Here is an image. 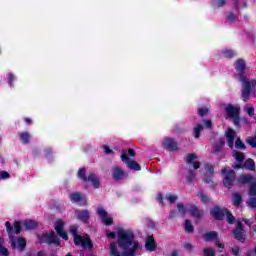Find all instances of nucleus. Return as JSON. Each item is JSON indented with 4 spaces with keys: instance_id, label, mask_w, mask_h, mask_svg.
<instances>
[{
    "instance_id": "obj_1",
    "label": "nucleus",
    "mask_w": 256,
    "mask_h": 256,
    "mask_svg": "<svg viewBox=\"0 0 256 256\" xmlns=\"http://www.w3.org/2000/svg\"><path fill=\"white\" fill-rule=\"evenodd\" d=\"M139 251V241L135 240V232L120 228L117 231V241L110 243L111 256H135Z\"/></svg>"
},
{
    "instance_id": "obj_2",
    "label": "nucleus",
    "mask_w": 256,
    "mask_h": 256,
    "mask_svg": "<svg viewBox=\"0 0 256 256\" xmlns=\"http://www.w3.org/2000/svg\"><path fill=\"white\" fill-rule=\"evenodd\" d=\"M234 68L236 73H238L239 81L243 83L242 86V99L243 101H247L251 95V91L255 88L256 80H248L247 76H245V70L247 69V63L243 58H239L234 63Z\"/></svg>"
},
{
    "instance_id": "obj_3",
    "label": "nucleus",
    "mask_w": 256,
    "mask_h": 256,
    "mask_svg": "<svg viewBox=\"0 0 256 256\" xmlns=\"http://www.w3.org/2000/svg\"><path fill=\"white\" fill-rule=\"evenodd\" d=\"M137 153L135 152V149L129 148L128 151L127 149H123L121 152L120 159L123 161V163L126 164V167L130 171H141V165L137 163L135 160H131L129 157H135Z\"/></svg>"
},
{
    "instance_id": "obj_4",
    "label": "nucleus",
    "mask_w": 256,
    "mask_h": 256,
    "mask_svg": "<svg viewBox=\"0 0 256 256\" xmlns=\"http://www.w3.org/2000/svg\"><path fill=\"white\" fill-rule=\"evenodd\" d=\"M6 231L9 235L10 243L12 249H18L20 253H23L27 247V240L24 237L18 238V240H15V236L13 235V226L11 225V222L6 221L5 222Z\"/></svg>"
},
{
    "instance_id": "obj_5",
    "label": "nucleus",
    "mask_w": 256,
    "mask_h": 256,
    "mask_svg": "<svg viewBox=\"0 0 256 256\" xmlns=\"http://www.w3.org/2000/svg\"><path fill=\"white\" fill-rule=\"evenodd\" d=\"M77 177L83 181V183H92L94 189H99L101 187V180L97 177L95 172H91L89 176H87L86 168H79Z\"/></svg>"
},
{
    "instance_id": "obj_6",
    "label": "nucleus",
    "mask_w": 256,
    "mask_h": 256,
    "mask_svg": "<svg viewBox=\"0 0 256 256\" xmlns=\"http://www.w3.org/2000/svg\"><path fill=\"white\" fill-rule=\"evenodd\" d=\"M225 112L229 119H232L234 127H241V108L228 104L225 107Z\"/></svg>"
},
{
    "instance_id": "obj_7",
    "label": "nucleus",
    "mask_w": 256,
    "mask_h": 256,
    "mask_svg": "<svg viewBox=\"0 0 256 256\" xmlns=\"http://www.w3.org/2000/svg\"><path fill=\"white\" fill-rule=\"evenodd\" d=\"M221 173L223 174V185L227 189H233V183H235V179L237 174L235 170H227V168H223Z\"/></svg>"
},
{
    "instance_id": "obj_8",
    "label": "nucleus",
    "mask_w": 256,
    "mask_h": 256,
    "mask_svg": "<svg viewBox=\"0 0 256 256\" xmlns=\"http://www.w3.org/2000/svg\"><path fill=\"white\" fill-rule=\"evenodd\" d=\"M40 243H46V245H56V247L61 246V239L57 237L54 231H52L50 234H43L39 238Z\"/></svg>"
},
{
    "instance_id": "obj_9",
    "label": "nucleus",
    "mask_w": 256,
    "mask_h": 256,
    "mask_svg": "<svg viewBox=\"0 0 256 256\" xmlns=\"http://www.w3.org/2000/svg\"><path fill=\"white\" fill-rule=\"evenodd\" d=\"M232 234L234 235V239L239 241V243H245L247 241L245 226L241 222L237 223L236 227L232 230Z\"/></svg>"
},
{
    "instance_id": "obj_10",
    "label": "nucleus",
    "mask_w": 256,
    "mask_h": 256,
    "mask_svg": "<svg viewBox=\"0 0 256 256\" xmlns=\"http://www.w3.org/2000/svg\"><path fill=\"white\" fill-rule=\"evenodd\" d=\"M64 228L65 222L63 221V219H59L55 222L54 229L57 235L61 237V239H64V241H69V235L67 234V232H65Z\"/></svg>"
},
{
    "instance_id": "obj_11",
    "label": "nucleus",
    "mask_w": 256,
    "mask_h": 256,
    "mask_svg": "<svg viewBox=\"0 0 256 256\" xmlns=\"http://www.w3.org/2000/svg\"><path fill=\"white\" fill-rule=\"evenodd\" d=\"M210 215L215 221H223L225 219V209H222L219 205H215L210 210Z\"/></svg>"
},
{
    "instance_id": "obj_12",
    "label": "nucleus",
    "mask_w": 256,
    "mask_h": 256,
    "mask_svg": "<svg viewBox=\"0 0 256 256\" xmlns=\"http://www.w3.org/2000/svg\"><path fill=\"white\" fill-rule=\"evenodd\" d=\"M232 157L235 158L234 169H243V163L245 161V153L241 151L234 150L232 153Z\"/></svg>"
},
{
    "instance_id": "obj_13",
    "label": "nucleus",
    "mask_w": 256,
    "mask_h": 256,
    "mask_svg": "<svg viewBox=\"0 0 256 256\" xmlns=\"http://www.w3.org/2000/svg\"><path fill=\"white\" fill-rule=\"evenodd\" d=\"M190 215L193 217L197 223L203 221V217L205 212L203 210H199L196 205H190Z\"/></svg>"
},
{
    "instance_id": "obj_14",
    "label": "nucleus",
    "mask_w": 256,
    "mask_h": 256,
    "mask_svg": "<svg viewBox=\"0 0 256 256\" xmlns=\"http://www.w3.org/2000/svg\"><path fill=\"white\" fill-rule=\"evenodd\" d=\"M97 214L102 217V223H104V225L108 227L113 225V218L109 217V214L107 213V211H105L103 207H99L97 209Z\"/></svg>"
},
{
    "instance_id": "obj_15",
    "label": "nucleus",
    "mask_w": 256,
    "mask_h": 256,
    "mask_svg": "<svg viewBox=\"0 0 256 256\" xmlns=\"http://www.w3.org/2000/svg\"><path fill=\"white\" fill-rule=\"evenodd\" d=\"M125 175H127V172L123 171L121 167L116 166L112 168V179H114V181H123Z\"/></svg>"
},
{
    "instance_id": "obj_16",
    "label": "nucleus",
    "mask_w": 256,
    "mask_h": 256,
    "mask_svg": "<svg viewBox=\"0 0 256 256\" xmlns=\"http://www.w3.org/2000/svg\"><path fill=\"white\" fill-rule=\"evenodd\" d=\"M145 249L146 251H156L157 250V242L155 241V237L153 235H148L145 240Z\"/></svg>"
},
{
    "instance_id": "obj_17",
    "label": "nucleus",
    "mask_w": 256,
    "mask_h": 256,
    "mask_svg": "<svg viewBox=\"0 0 256 256\" xmlns=\"http://www.w3.org/2000/svg\"><path fill=\"white\" fill-rule=\"evenodd\" d=\"M195 159H198L197 154H193V153L186 154V163L188 165H193V169H200L201 162L195 161Z\"/></svg>"
},
{
    "instance_id": "obj_18",
    "label": "nucleus",
    "mask_w": 256,
    "mask_h": 256,
    "mask_svg": "<svg viewBox=\"0 0 256 256\" xmlns=\"http://www.w3.org/2000/svg\"><path fill=\"white\" fill-rule=\"evenodd\" d=\"M70 200L73 203H80L81 205H87V199L80 194V192H73L70 194Z\"/></svg>"
},
{
    "instance_id": "obj_19",
    "label": "nucleus",
    "mask_w": 256,
    "mask_h": 256,
    "mask_svg": "<svg viewBox=\"0 0 256 256\" xmlns=\"http://www.w3.org/2000/svg\"><path fill=\"white\" fill-rule=\"evenodd\" d=\"M23 227L25 231H35L39 227V223L35 220L28 219L23 221Z\"/></svg>"
},
{
    "instance_id": "obj_20",
    "label": "nucleus",
    "mask_w": 256,
    "mask_h": 256,
    "mask_svg": "<svg viewBox=\"0 0 256 256\" xmlns=\"http://www.w3.org/2000/svg\"><path fill=\"white\" fill-rule=\"evenodd\" d=\"M164 146L167 149V151H177L179 149L177 142H175L173 138H166L164 141Z\"/></svg>"
},
{
    "instance_id": "obj_21",
    "label": "nucleus",
    "mask_w": 256,
    "mask_h": 256,
    "mask_svg": "<svg viewBox=\"0 0 256 256\" xmlns=\"http://www.w3.org/2000/svg\"><path fill=\"white\" fill-rule=\"evenodd\" d=\"M235 130L232 128H228L226 131V139H228V146L233 149V146L235 145Z\"/></svg>"
},
{
    "instance_id": "obj_22",
    "label": "nucleus",
    "mask_w": 256,
    "mask_h": 256,
    "mask_svg": "<svg viewBox=\"0 0 256 256\" xmlns=\"http://www.w3.org/2000/svg\"><path fill=\"white\" fill-rule=\"evenodd\" d=\"M90 217L89 210L77 212V219L78 221H82V223H88Z\"/></svg>"
},
{
    "instance_id": "obj_23",
    "label": "nucleus",
    "mask_w": 256,
    "mask_h": 256,
    "mask_svg": "<svg viewBox=\"0 0 256 256\" xmlns=\"http://www.w3.org/2000/svg\"><path fill=\"white\" fill-rule=\"evenodd\" d=\"M203 239L207 243H209V241H217V239H219V233L216 231L207 232L203 235Z\"/></svg>"
},
{
    "instance_id": "obj_24",
    "label": "nucleus",
    "mask_w": 256,
    "mask_h": 256,
    "mask_svg": "<svg viewBox=\"0 0 256 256\" xmlns=\"http://www.w3.org/2000/svg\"><path fill=\"white\" fill-rule=\"evenodd\" d=\"M243 203V196L239 192H234L232 194V204L234 207H240Z\"/></svg>"
},
{
    "instance_id": "obj_25",
    "label": "nucleus",
    "mask_w": 256,
    "mask_h": 256,
    "mask_svg": "<svg viewBox=\"0 0 256 256\" xmlns=\"http://www.w3.org/2000/svg\"><path fill=\"white\" fill-rule=\"evenodd\" d=\"M242 169H247V171H255V160L252 158H247L244 163H242Z\"/></svg>"
},
{
    "instance_id": "obj_26",
    "label": "nucleus",
    "mask_w": 256,
    "mask_h": 256,
    "mask_svg": "<svg viewBox=\"0 0 256 256\" xmlns=\"http://www.w3.org/2000/svg\"><path fill=\"white\" fill-rule=\"evenodd\" d=\"M196 196L198 197V199H200L201 203L203 204L211 203V196L207 195V193H205V191L203 190H199Z\"/></svg>"
},
{
    "instance_id": "obj_27",
    "label": "nucleus",
    "mask_w": 256,
    "mask_h": 256,
    "mask_svg": "<svg viewBox=\"0 0 256 256\" xmlns=\"http://www.w3.org/2000/svg\"><path fill=\"white\" fill-rule=\"evenodd\" d=\"M19 135V139L20 141L24 144V145H29L30 141H31V134H29V132L24 131L18 134Z\"/></svg>"
},
{
    "instance_id": "obj_28",
    "label": "nucleus",
    "mask_w": 256,
    "mask_h": 256,
    "mask_svg": "<svg viewBox=\"0 0 256 256\" xmlns=\"http://www.w3.org/2000/svg\"><path fill=\"white\" fill-rule=\"evenodd\" d=\"M195 179H197V173H195V171L193 170H189L186 176V183H188V185H191V183L195 182Z\"/></svg>"
},
{
    "instance_id": "obj_29",
    "label": "nucleus",
    "mask_w": 256,
    "mask_h": 256,
    "mask_svg": "<svg viewBox=\"0 0 256 256\" xmlns=\"http://www.w3.org/2000/svg\"><path fill=\"white\" fill-rule=\"evenodd\" d=\"M184 231L186 233H193V231H195V227L193 226V224L191 223V220L186 219L184 221Z\"/></svg>"
},
{
    "instance_id": "obj_30",
    "label": "nucleus",
    "mask_w": 256,
    "mask_h": 256,
    "mask_svg": "<svg viewBox=\"0 0 256 256\" xmlns=\"http://www.w3.org/2000/svg\"><path fill=\"white\" fill-rule=\"evenodd\" d=\"M253 181V175L251 174H243L240 176V183L242 185H247V183H251Z\"/></svg>"
},
{
    "instance_id": "obj_31",
    "label": "nucleus",
    "mask_w": 256,
    "mask_h": 256,
    "mask_svg": "<svg viewBox=\"0 0 256 256\" xmlns=\"http://www.w3.org/2000/svg\"><path fill=\"white\" fill-rule=\"evenodd\" d=\"M201 123L203 125L202 127H204V129H208L209 131H211V129H213V127L215 125V124H213V120H211V119H207V120L202 119Z\"/></svg>"
},
{
    "instance_id": "obj_32",
    "label": "nucleus",
    "mask_w": 256,
    "mask_h": 256,
    "mask_svg": "<svg viewBox=\"0 0 256 256\" xmlns=\"http://www.w3.org/2000/svg\"><path fill=\"white\" fill-rule=\"evenodd\" d=\"M194 138L195 139H200L201 137V131H203V124H197L195 127H194Z\"/></svg>"
},
{
    "instance_id": "obj_33",
    "label": "nucleus",
    "mask_w": 256,
    "mask_h": 256,
    "mask_svg": "<svg viewBox=\"0 0 256 256\" xmlns=\"http://www.w3.org/2000/svg\"><path fill=\"white\" fill-rule=\"evenodd\" d=\"M81 247H83L84 249H89V251H91V249H93V242L91 241V238H86L82 241Z\"/></svg>"
},
{
    "instance_id": "obj_34",
    "label": "nucleus",
    "mask_w": 256,
    "mask_h": 256,
    "mask_svg": "<svg viewBox=\"0 0 256 256\" xmlns=\"http://www.w3.org/2000/svg\"><path fill=\"white\" fill-rule=\"evenodd\" d=\"M209 113H211V110L207 106L198 108L199 117H205V115H209Z\"/></svg>"
},
{
    "instance_id": "obj_35",
    "label": "nucleus",
    "mask_w": 256,
    "mask_h": 256,
    "mask_svg": "<svg viewBox=\"0 0 256 256\" xmlns=\"http://www.w3.org/2000/svg\"><path fill=\"white\" fill-rule=\"evenodd\" d=\"M225 215L227 217V223H229V225H233V223H235V216H233V213H231V211L225 209Z\"/></svg>"
},
{
    "instance_id": "obj_36",
    "label": "nucleus",
    "mask_w": 256,
    "mask_h": 256,
    "mask_svg": "<svg viewBox=\"0 0 256 256\" xmlns=\"http://www.w3.org/2000/svg\"><path fill=\"white\" fill-rule=\"evenodd\" d=\"M235 148L240 149L241 151H245V149H247V146L245 145V143H243V140H241V138H237L235 142Z\"/></svg>"
},
{
    "instance_id": "obj_37",
    "label": "nucleus",
    "mask_w": 256,
    "mask_h": 256,
    "mask_svg": "<svg viewBox=\"0 0 256 256\" xmlns=\"http://www.w3.org/2000/svg\"><path fill=\"white\" fill-rule=\"evenodd\" d=\"M223 145H225V141L220 139V143H216L213 145L214 153H221V149H223Z\"/></svg>"
},
{
    "instance_id": "obj_38",
    "label": "nucleus",
    "mask_w": 256,
    "mask_h": 256,
    "mask_svg": "<svg viewBox=\"0 0 256 256\" xmlns=\"http://www.w3.org/2000/svg\"><path fill=\"white\" fill-rule=\"evenodd\" d=\"M222 55L226 58V59H233V57H235V55H237V53H235V51L233 50H224L222 52Z\"/></svg>"
},
{
    "instance_id": "obj_39",
    "label": "nucleus",
    "mask_w": 256,
    "mask_h": 256,
    "mask_svg": "<svg viewBox=\"0 0 256 256\" xmlns=\"http://www.w3.org/2000/svg\"><path fill=\"white\" fill-rule=\"evenodd\" d=\"M227 21H229V23H235V21H237V19H239V16H237V14L233 13V12H229L228 15L226 16Z\"/></svg>"
},
{
    "instance_id": "obj_40",
    "label": "nucleus",
    "mask_w": 256,
    "mask_h": 256,
    "mask_svg": "<svg viewBox=\"0 0 256 256\" xmlns=\"http://www.w3.org/2000/svg\"><path fill=\"white\" fill-rule=\"evenodd\" d=\"M0 253L3 256H9V250L3 246V238L0 236Z\"/></svg>"
},
{
    "instance_id": "obj_41",
    "label": "nucleus",
    "mask_w": 256,
    "mask_h": 256,
    "mask_svg": "<svg viewBox=\"0 0 256 256\" xmlns=\"http://www.w3.org/2000/svg\"><path fill=\"white\" fill-rule=\"evenodd\" d=\"M21 231H23V228L21 227V223L19 221L14 222V233L16 235H20Z\"/></svg>"
},
{
    "instance_id": "obj_42",
    "label": "nucleus",
    "mask_w": 256,
    "mask_h": 256,
    "mask_svg": "<svg viewBox=\"0 0 256 256\" xmlns=\"http://www.w3.org/2000/svg\"><path fill=\"white\" fill-rule=\"evenodd\" d=\"M177 209H178L179 213H181V215H183V217H185V215H187V208H185V205L183 203H178Z\"/></svg>"
},
{
    "instance_id": "obj_43",
    "label": "nucleus",
    "mask_w": 256,
    "mask_h": 256,
    "mask_svg": "<svg viewBox=\"0 0 256 256\" xmlns=\"http://www.w3.org/2000/svg\"><path fill=\"white\" fill-rule=\"evenodd\" d=\"M249 195L251 197H256V182H252L249 187Z\"/></svg>"
},
{
    "instance_id": "obj_44",
    "label": "nucleus",
    "mask_w": 256,
    "mask_h": 256,
    "mask_svg": "<svg viewBox=\"0 0 256 256\" xmlns=\"http://www.w3.org/2000/svg\"><path fill=\"white\" fill-rule=\"evenodd\" d=\"M203 255L204 256H215V250H213V248H211V247L204 248Z\"/></svg>"
},
{
    "instance_id": "obj_45",
    "label": "nucleus",
    "mask_w": 256,
    "mask_h": 256,
    "mask_svg": "<svg viewBox=\"0 0 256 256\" xmlns=\"http://www.w3.org/2000/svg\"><path fill=\"white\" fill-rule=\"evenodd\" d=\"M204 183H206V185H209L210 187L215 186V181H213V176H206L204 178Z\"/></svg>"
},
{
    "instance_id": "obj_46",
    "label": "nucleus",
    "mask_w": 256,
    "mask_h": 256,
    "mask_svg": "<svg viewBox=\"0 0 256 256\" xmlns=\"http://www.w3.org/2000/svg\"><path fill=\"white\" fill-rule=\"evenodd\" d=\"M231 253H232V255H234V256H241V247H239V246H234V247H232L231 248Z\"/></svg>"
},
{
    "instance_id": "obj_47",
    "label": "nucleus",
    "mask_w": 256,
    "mask_h": 256,
    "mask_svg": "<svg viewBox=\"0 0 256 256\" xmlns=\"http://www.w3.org/2000/svg\"><path fill=\"white\" fill-rule=\"evenodd\" d=\"M83 240H84L83 236L77 234L76 236H74V245H76V246L82 245Z\"/></svg>"
},
{
    "instance_id": "obj_48",
    "label": "nucleus",
    "mask_w": 256,
    "mask_h": 256,
    "mask_svg": "<svg viewBox=\"0 0 256 256\" xmlns=\"http://www.w3.org/2000/svg\"><path fill=\"white\" fill-rule=\"evenodd\" d=\"M156 201H158V203H159V205H161V207L165 206V202L163 201V194L161 192L157 193Z\"/></svg>"
},
{
    "instance_id": "obj_49",
    "label": "nucleus",
    "mask_w": 256,
    "mask_h": 256,
    "mask_svg": "<svg viewBox=\"0 0 256 256\" xmlns=\"http://www.w3.org/2000/svg\"><path fill=\"white\" fill-rule=\"evenodd\" d=\"M166 199L169 203H175L177 201V195L167 194Z\"/></svg>"
},
{
    "instance_id": "obj_50",
    "label": "nucleus",
    "mask_w": 256,
    "mask_h": 256,
    "mask_svg": "<svg viewBox=\"0 0 256 256\" xmlns=\"http://www.w3.org/2000/svg\"><path fill=\"white\" fill-rule=\"evenodd\" d=\"M13 81H15V75L13 73L8 74V85L13 87Z\"/></svg>"
},
{
    "instance_id": "obj_51",
    "label": "nucleus",
    "mask_w": 256,
    "mask_h": 256,
    "mask_svg": "<svg viewBox=\"0 0 256 256\" xmlns=\"http://www.w3.org/2000/svg\"><path fill=\"white\" fill-rule=\"evenodd\" d=\"M248 205L249 207H252V209H256V197L250 198Z\"/></svg>"
},
{
    "instance_id": "obj_52",
    "label": "nucleus",
    "mask_w": 256,
    "mask_h": 256,
    "mask_svg": "<svg viewBox=\"0 0 256 256\" xmlns=\"http://www.w3.org/2000/svg\"><path fill=\"white\" fill-rule=\"evenodd\" d=\"M11 177V174L7 171H0V179H9Z\"/></svg>"
},
{
    "instance_id": "obj_53",
    "label": "nucleus",
    "mask_w": 256,
    "mask_h": 256,
    "mask_svg": "<svg viewBox=\"0 0 256 256\" xmlns=\"http://www.w3.org/2000/svg\"><path fill=\"white\" fill-rule=\"evenodd\" d=\"M248 145H250L253 149L256 148V135L254 136V138H250L248 140Z\"/></svg>"
},
{
    "instance_id": "obj_54",
    "label": "nucleus",
    "mask_w": 256,
    "mask_h": 256,
    "mask_svg": "<svg viewBox=\"0 0 256 256\" xmlns=\"http://www.w3.org/2000/svg\"><path fill=\"white\" fill-rule=\"evenodd\" d=\"M246 113H247V115H249V117H253V115H255V108H253V107H248V108L246 109Z\"/></svg>"
},
{
    "instance_id": "obj_55",
    "label": "nucleus",
    "mask_w": 256,
    "mask_h": 256,
    "mask_svg": "<svg viewBox=\"0 0 256 256\" xmlns=\"http://www.w3.org/2000/svg\"><path fill=\"white\" fill-rule=\"evenodd\" d=\"M106 236L108 237V239H115V237H116V233H115V232H112V231L107 230V231H106Z\"/></svg>"
},
{
    "instance_id": "obj_56",
    "label": "nucleus",
    "mask_w": 256,
    "mask_h": 256,
    "mask_svg": "<svg viewBox=\"0 0 256 256\" xmlns=\"http://www.w3.org/2000/svg\"><path fill=\"white\" fill-rule=\"evenodd\" d=\"M227 5L226 1H219L215 6L214 9H219V7H225Z\"/></svg>"
},
{
    "instance_id": "obj_57",
    "label": "nucleus",
    "mask_w": 256,
    "mask_h": 256,
    "mask_svg": "<svg viewBox=\"0 0 256 256\" xmlns=\"http://www.w3.org/2000/svg\"><path fill=\"white\" fill-rule=\"evenodd\" d=\"M147 227H148L149 229H154V227H155V222H153V220H151V219H147Z\"/></svg>"
},
{
    "instance_id": "obj_58",
    "label": "nucleus",
    "mask_w": 256,
    "mask_h": 256,
    "mask_svg": "<svg viewBox=\"0 0 256 256\" xmlns=\"http://www.w3.org/2000/svg\"><path fill=\"white\" fill-rule=\"evenodd\" d=\"M205 169H207L209 173H215V168L211 164H206Z\"/></svg>"
},
{
    "instance_id": "obj_59",
    "label": "nucleus",
    "mask_w": 256,
    "mask_h": 256,
    "mask_svg": "<svg viewBox=\"0 0 256 256\" xmlns=\"http://www.w3.org/2000/svg\"><path fill=\"white\" fill-rule=\"evenodd\" d=\"M104 149V153H106V155H111V153H113V150H111V148H109V146L105 145L103 146Z\"/></svg>"
},
{
    "instance_id": "obj_60",
    "label": "nucleus",
    "mask_w": 256,
    "mask_h": 256,
    "mask_svg": "<svg viewBox=\"0 0 256 256\" xmlns=\"http://www.w3.org/2000/svg\"><path fill=\"white\" fill-rule=\"evenodd\" d=\"M215 245L218 249H225V244L221 243L219 239L216 240Z\"/></svg>"
},
{
    "instance_id": "obj_61",
    "label": "nucleus",
    "mask_w": 256,
    "mask_h": 256,
    "mask_svg": "<svg viewBox=\"0 0 256 256\" xmlns=\"http://www.w3.org/2000/svg\"><path fill=\"white\" fill-rule=\"evenodd\" d=\"M44 153L45 157H51V155H53V150L51 148H47Z\"/></svg>"
},
{
    "instance_id": "obj_62",
    "label": "nucleus",
    "mask_w": 256,
    "mask_h": 256,
    "mask_svg": "<svg viewBox=\"0 0 256 256\" xmlns=\"http://www.w3.org/2000/svg\"><path fill=\"white\" fill-rule=\"evenodd\" d=\"M184 248L186 251H193V245L189 242L185 244Z\"/></svg>"
},
{
    "instance_id": "obj_63",
    "label": "nucleus",
    "mask_w": 256,
    "mask_h": 256,
    "mask_svg": "<svg viewBox=\"0 0 256 256\" xmlns=\"http://www.w3.org/2000/svg\"><path fill=\"white\" fill-rule=\"evenodd\" d=\"M177 217V211L176 210H171L169 214L170 219H175Z\"/></svg>"
},
{
    "instance_id": "obj_64",
    "label": "nucleus",
    "mask_w": 256,
    "mask_h": 256,
    "mask_svg": "<svg viewBox=\"0 0 256 256\" xmlns=\"http://www.w3.org/2000/svg\"><path fill=\"white\" fill-rule=\"evenodd\" d=\"M70 231H71L72 235H74V237H75L76 235H79V234H78V229H77V227H72V228L70 229Z\"/></svg>"
}]
</instances>
